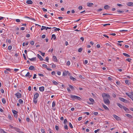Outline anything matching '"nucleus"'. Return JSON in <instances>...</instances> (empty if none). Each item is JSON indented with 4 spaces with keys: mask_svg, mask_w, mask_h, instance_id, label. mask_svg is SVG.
Masks as SVG:
<instances>
[{
    "mask_svg": "<svg viewBox=\"0 0 133 133\" xmlns=\"http://www.w3.org/2000/svg\"><path fill=\"white\" fill-rule=\"evenodd\" d=\"M102 96L104 98H110V96L108 94H106L105 93H103L102 94Z\"/></svg>",
    "mask_w": 133,
    "mask_h": 133,
    "instance_id": "obj_1",
    "label": "nucleus"
},
{
    "mask_svg": "<svg viewBox=\"0 0 133 133\" xmlns=\"http://www.w3.org/2000/svg\"><path fill=\"white\" fill-rule=\"evenodd\" d=\"M70 97L71 98H72L73 100H74L75 99H76L79 100H81V98L80 97L75 95H71Z\"/></svg>",
    "mask_w": 133,
    "mask_h": 133,
    "instance_id": "obj_2",
    "label": "nucleus"
},
{
    "mask_svg": "<svg viewBox=\"0 0 133 133\" xmlns=\"http://www.w3.org/2000/svg\"><path fill=\"white\" fill-rule=\"evenodd\" d=\"M103 100L104 103L106 104L109 105L110 104V101L109 98H104Z\"/></svg>",
    "mask_w": 133,
    "mask_h": 133,
    "instance_id": "obj_3",
    "label": "nucleus"
},
{
    "mask_svg": "<svg viewBox=\"0 0 133 133\" xmlns=\"http://www.w3.org/2000/svg\"><path fill=\"white\" fill-rule=\"evenodd\" d=\"M18 98H20L21 97L22 95L21 94L17 92L15 95Z\"/></svg>",
    "mask_w": 133,
    "mask_h": 133,
    "instance_id": "obj_4",
    "label": "nucleus"
},
{
    "mask_svg": "<svg viewBox=\"0 0 133 133\" xmlns=\"http://www.w3.org/2000/svg\"><path fill=\"white\" fill-rule=\"evenodd\" d=\"M113 117L117 121L121 120V118L115 115H113Z\"/></svg>",
    "mask_w": 133,
    "mask_h": 133,
    "instance_id": "obj_5",
    "label": "nucleus"
},
{
    "mask_svg": "<svg viewBox=\"0 0 133 133\" xmlns=\"http://www.w3.org/2000/svg\"><path fill=\"white\" fill-rule=\"evenodd\" d=\"M119 99L120 101L124 102L126 103H127L128 102V101L127 100L121 97H119Z\"/></svg>",
    "mask_w": 133,
    "mask_h": 133,
    "instance_id": "obj_6",
    "label": "nucleus"
},
{
    "mask_svg": "<svg viewBox=\"0 0 133 133\" xmlns=\"http://www.w3.org/2000/svg\"><path fill=\"white\" fill-rule=\"evenodd\" d=\"M14 129L17 132L19 133H24L22 131H20V129L18 128H14Z\"/></svg>",
    "mask_w": 133,
    "mask_h": 133,
    "instance_id": "obj_7",
    "label": "nucleus"
},
{
    "mask_svg": "<svg viewBox=\"0 0 133 133\" xmlns=\"http://www.w3.org/2000/svg\"><path fill=\"white\" fill-rule=\"evenodd\" d=\"M39 94L37 93H36L34 95V98L37 99L38 97Z\"/></svg>",
    "mask_w": 133,
    "mask_h": 133,
    "instance_id": "obj_8",
    "label": "nucleus"
},
{
    "mask_svg": "<svg viewBox=\"0 0 133 133\" xmlns=\"http://www.w3.org/2000/svg\"><path fill=\"white\" fill-rule=\"evenodd\" d=\"M102 106L106 110H109V108L106 106L105 105H104L103 104H102Z\"/></svg>",
    "mask_w": 133,
    "mask_h": 133,
    "instance_id": "obj_9",
    "label": "nucleus"
},
{
    "mask_svg": "<svg viewBox=\"0 0 133 133\" xmlns=\"http://www.w3.org/2000/svg\"><path fill=\"white\" fill-rule=\"evenodd\" d=\"M127 5L129 6H133V2H128L127 3Z\"/></svg>",
    "mask_w": 133,
    "mask_h": 133,
    "instance_id": "obj_10",
    "label": "nucleus"
},
{
    "mask_svg": "<svg viewBox=\"0 0 133 133\" xmlns=\"http://www.w3.org/2000/svg\"><path fill=\"white\" fill-rule=\"evenodd\" d=\"M117 105L121 109L123 108L124 107V106L118 103H117Z\"/></svg>",
    "mask_w": 133,
    "mask_h": 133,
    "instance_id": "obj_11",
    "label": "nucleus"
},
{
    "mask_svg": "<svg viewBox=\"0 0 133 133\" xmlns=\"http://www.w3.org/2000/svg\"><path fill=\"white\" fill-rule=\"evenodd\" d=\"M26 3L28 4H32L33 3L32 2L31 0H28L26 1Z\"/></svg>",
    "mask_w": 133,
    "mask_h": 133,
    "instance_id": "obj_12",
    "label": "nucleus"
},
{
    "mask_svg": "<svg viewBox=\"0 0 133 133\" xmlns=\"http://www.w3.org/2000/svg\"><path fill=\"white\" fill-rule=\"evenodd\" d=\"M44 87H41L39 88V90L41 91H43L44 90Z\"/></svg>",
    "mask_w": 133,
    "mask_h": 133,
    "instance_id": "obj_13",
    "label": "nucleus"
},
{
    "mask_svg": "<svg viewBox=\"0 0 133 133\" xmlns=\"http://www.w3.org/2000/svg\"><path fill=\"white\" fill-rule=\"evenodd\" d=\"M37 56L39 58L41 61L43 60V58L40 55L38 54L37 55Z\"/></svg>",
    "mask_w": 133,
    "mask_h": 133,
    "instance_id": "obj_14",
    "label": "nucleus"
},
{
    "mask_svg": "<svg viewBox=\"0 0 133 133\" xmlns=\"http://www.w3.org/2000/svg\"><path fill=\"white\" fill-rule=\"evenodd\" d=\"M93 4L92 3H87V5L89 7H91L92 6Z\"/></svg>",
    "mask_w": 133,
    "mask_h": 133,
    "instance_id": "obj_15",
    "label": "nucleus"
},
{
    "mask_svg": "<svg viewBox=\"0 0 133 133\" xmlns=\"http://www.w3.org/2000/svg\"><path fill=\"white\" fill-rule=\"evenodd\" d=\"M70 78L73 81H76V78L73 77L72 76H70Z\"/></svg>",
    "mask_w": 133,
    "mask_h": 133,
    "instance_id": "obj_16",
    "label": "nucleus"
},
{
    "mask_svg": "<svg viewBox=\"0 0 133 133\" xmlns=\"http://www.w3.org/2000/svg\"><path fill=\"white\" fill-rule=\"evenodd\" d=\"M53 60L54 62H57L58 60H57V58L56 56H53Z\"/></svg>",
    "mask_w": 133,
    "mask_h": 133,
    "instance_id": "obj_17",
    "label": "nucleus"
},
{
    "mask_svg": "<svg viewBox=\"0 0 133 133\" xmlns=\"http://www.w3.org/2000/svg\"><path fill=\"white\" fill-rule=\"evenodd\" d=\"M35 67L33 66H30L29 68V69L30 70H34Z\"/></svg>",
    "mask_w": 133,
    "mask_h": 133,
    "instance_id": "obj_18",
    "label": "nucleus"
},
{
    "mask_svg": "<svg viewBox=\"0 0 133 133\" xmlns=\"http://www.w3.org/2000/svg\"><path fill=\"white\" fill-rule=\"evenodd\" d=\"M68 71H64L63 73V76H66L67 75V73H68Z\"/></svg>",
    "mask_w": 133,
    "mask_h": 133,
    "instance_id": "obj_19",
    "label": "nucleus"
},
{
    "mask_svg": "<svg viewBox=\"0 0 133 133\" xmlns=\"http://www.w3.org/2000/svg\"><path fill=\"white\" fill-rule=\"evenodd\" d=\"M12 111L14 115L17 114L18 112L17 111H16L15 110H12Z\"/></svg>",
    "mask_w": 133,
    "mask_h": 133,
    "instance_id": "obj_20",
    "label": "nucleus"
},
{
    "mask_svg": "<svg viewBox=\"0 0 133 133\" xmlns=\"http://www.w3.org/2000/svg\"><path fill=\"white\" fill-rule=\"evenodd\" d=\"M52 38H53L54 40L56 39V37L55 34H53L52 35L51 39H52Z\"/></svg>",
    "mask_w": 133,
    "mask_h": 133,
    "instance_id": "obj_21",
    "label": "nucleus"
},
{
    "mask_svg": "<svg viewBox=\"0 0 133 133\" xmlns=\"http://www.w3.org/2000/svg\"><path fill=\"white\" fill-rule=\"evenodd\" d=\"M109 8L110 6L108 5H105L104 6V8L105 9H108Z\"/></svg>",
    "mask_w": 133,
    "mask_h": 133,
    "instance_id": "obj_22",
    "label": "nucleus"
},
{
    "mask_svg": "<svg viewBox=\"0 0 133 133\" xmlns=\"http://www.w3.org/2000/svg\"><path fill=\"white\" fill-rule=\"evenodd\" d=\"M29 59L31 61H36V57L33 58H29Z\"/></svg>",
    "mask_w": 133,
    "mask_h": 133,
    "instance_id": "obj_23",
    "label": "nucleus"
},
{
    "mask_svg": "<svg viewBox=\"0 0 133 133\" xmlns=\"http://www.w3.org/2000/svg\"><path fill=\"white\" fill-rule=\"evenodd\" d=\"M123 54L124 56H126L127 57H130V56L128 54H127L125 53H123Z\"/></svg>",
    "mask_w": 133,
    "mask_h": 133,
    "instance_id": "obj_24",
    "label": "nucleus"
},
{
    "mask_svg": "<svg viewBox=\"0 0 133 133\" xmlns=\"http://www.w3.org/2000/svg\"><path fill=\"white\" fill-rule=\"evenodd\" d=\"M125 115L127 116V117H128L130 118H131L132 117V116L131 115L128 114H125Z\"/></svg>",
    "mask_w": 133,
    "mask_h": 133,
    "instance_id": "obj_25",
    "label": "nucleus"
},
{
    "mask_svg": "<svg viewBox=\"0 0 133 133\" xmlns=\"http://www.w3.org/2000/svg\"><path fill=\"white\" fill-rule=\"evenodd\" d=\"M2 103L3 104H5V103L6 101H5V99L4 98H2Z\"/></svg>",
    "mask_w": 133,
    "mask_h": 133,
    "instance_id": "obj_26",
    "label": "nucleus"
},
{
    "mask_svg": "<svg viewBox=\"0 0 133 133\" xmlns=\"http://www.w3.org/2000/svg\"><path fill=\"white\" fill-rule=\"evenodd\" d=\"M52 82L55 85H56L58 84V83L55 81H53Z\"/></svg>",
    "mask_w": 133,
    "mask_h": 133,
    "instance_id": "obj_27",
    "label": "nucleus"
},
{
    "mask_svg": "<svg viewBox=\"0 0 133 133\" xmlns=\"http://www.w3.org/2000/svg\"><path fill=\"white\" fill-rule=\"evenodd\" d=\"M56 105L54 101H53L52 103V107H54Z\"/></svg>",
    "mask_w": 133,
    "mask_h": 133,
    "instance_id": "obj_28",
    "label": "nucleus"
},
{
    "mask_svg": "<svg viewBox=\"0 0 133 133\" xmlns=\"http://www.w3.org/2000/svg\"><path fill=\"white\" fill-rule=\"evenodd\" d=\"M69 87L71 88L72 89H74V88L73 86L69 84Z\"/></svg>",
    "mask_w": 133,
    "mask_h": 133,
    "instance_id": "obj_29",
    "label": "nucleus"
},
{
    "mask_svg": "<svg viewBox=\"0 0 133 133\" xmlns=\"http://www.w3.org/2000/svg\"><path fill=\"white\" fill-rule=\"evenodd\" d=\"M37 100L36 99H35V98H34V103L35 104H36L37 103Z\"/></svg>",
    "mask_w": 133,
    "mask_h": 133,
    "instance_id": "obj_30",
    "label": "nucleus"
},
{
    "mask_svg": "<svg viewBox=\"0 0 133 133\" xmlns=\"http://www.w3.org/2000/svg\"><path fill=\"white\" fill-rule=\"evenodd\" d=\"M46 26H42V28H41V30H43L44 29H46Z\"/></svg>",
    "mask_w": 133,
    "mask_h": 133,
    "instance_id": "obj_31",
    "label": "nucleus"
},
{
    "mask_svg": "<svg viewBox=\"0 0 133 133\" xmlns=\"http://www.w3.org/2000/svg\"><path fill=\"white\" fill-rule=\"evenodd\" d=\"M83 50V48H80L79 49H78V51L79 52H81Z\"/></svg>",
    "mask_w": 133,
    "mask_h": 133,
    "instance_id": "obj_32",
    "label": "nucleus"
},
{
    "mask_svg": "<svg viewBox=\"0 0 133 133\" xmlns=\"http://www.w3.org/2000/svg\"><path fill=\"white\" fill-rule=\"evenodd\" d=\"M12 48V47L11 45H9L8 46V49L9 50H11Z\"/></svg>",
    "mask_w": 133,
    "mask_h": 133,
    "instance_id": "obj_33",
    "label": "nucleus"
},
{
    "mask_svg": "<svg viewBox=\"0 0 133 133\" xmlns=\"http://www.w3.org/2000/svg\"><path fill=\"white\" fill-rule=\"evenodd\" d=\"M117 12H119V13H122L123 12H124V11H123L117 10Z\"/></svg>",
    "mask_w": 133,
    "mask_h": 133,
    "instance_id": "obj_34",
    "label": "nucleus"
},
{
    "mask_svg": "<svg viewBox=\"0 0 133 133\" xmlns=\"http://www.w3.org/2000/svg\"><path fill=\"white\" fill-rule=\"evenodd\" d=\"M19 102L20 104H22L23 102V101L22 99H20L19 100Z\"/></svg>",
    "mask_w": 133,
    "mask_h": 133,
    "instance_id": "obj_35",
    "label": "nucleus"
},
{
    "mask_svg": "<svg viewBox=\"0 0 133 133\" xmlns=\"http://www.w3.org/2000/svg\"><path fill=\"white\" fill-rule=\"evenodd\" d=\"M131 60V59L129 58H127L126 59V60L129 62H130Z\"/></svg>",
    "mask_w": 133,
    "mask_h": 133,
    "instance_id": "obj_36",
    "label": "nucleus"
},
{
    "mask_svg": "<svg viewBox=\"0 0 133 133\" xmlns=\"http://www.w3.org/2000/svg\"><path fill=\"white\" fill-rule=\"evenodd\" d=\"M89 100L91 102H93L94 101V99L92 98H89Z\"/></svg>",
    "mask_w": 133,
    "mask_h": 133,
    "instance_id": "obj_37",
    "label": "nucleus"
},
{
    "mask_svg": "<svg viewBox=\"0 0 133 133\" xmlns=\"http://www.w3.org/2000/svg\"><path fill=\"white\" fill-rule=\"evenodd\" d=\"M125 82L126 84H129V81L128 80H126L125 81Z\"/></svg>",
    "mask_w": 133,
    "mask_h": 133,
    "instance_id": "obj_38",
    "label": "nucleus"
},
{
    "mask_svg": "<svg viewBox=\"0 0 133 133\" xmlns=\"http://www.w3.org/2000/svg\"><path fill=\"white\" fill-rule=\"evenodd\" d=\"M67 122V121L66 119H65L64 120V124L66 123Z\"/></svg>",
    "mask_w": 133,
    "mask_h": 133,
    "instance_id": "obj_39",
    "label": "nucleus"
},
{
    "mask_svg": "<svg viewBox=\"0 0 133 133\" xmlns=\"http://www.w3.org/2000/svg\"><path fill=\"white\" fill-rule=\"evenodd\" d=\"M23 56L24 57V59L25 60H26V57L25 56V55L24 54H23Z\"/></svg>",
    "mask_w": 133,
    "mask_h": 133,
    "instance_id": "obj_40",
    "label": "nucleus"
},
{
    "mask_svg": "<svg viewBox=\"0 0 133 133\" xmlns=\"http://www.w3.org/2000/svg\"><path fill=\"white\" fill-rule=\"evenodd\" d=\"M41 131L42 133H44L45 132V131L44 129H41Z\"/></svg>",
    "mask_w": 133,
    "mask_h": 133,
    "instance_id": "obj_41",
    "label": "nucleus"
},
{
    "mask_svg": "<svg viewBox=\"0 0 133 133\" xmlns=\"http://www.w3.org/2000/svg\"><path fill=\"white\" fill-rule=\"evenodd\" d=\"M30 44L32 45H34V41H31L30 42Z\"/></svg>",
    "mask_w": 133,
    "mask_h": 133,
    "instance_id": "obj_42",
    "label": "nucleus"
},
{
    "mask_svg": "<svg viewBox=\"0 0 133 133\" xmlns=\"http://www.w3.org/2000/svg\"><path fill=\"white\" fill-rule=\"evenodd\" d=\"M55 127V128H56V130H58V129H59L57 125H56Z\"/></svg>",
    "mask_w": 133,
    "mask_h": 133,
    "instance_id": "obj_43",
    "label": "nucleus"
},
{
    "mask_svg": "<svg viewBox=\"0 0 133 133\" xmlns=\"http://www.w3.org/2000/svg\"><path fill=\"white\" fill-rule=\"evenodd\" d=\"M42 66L43 67H44V68H47V65H46V64H43L42 65Z\"/></svg>",
    "mask_w": 133,
    "mask_h": 133,
    "instance_id": "obj_44",
    "label": "nucleus"
},
{
    "mask_svg": "<svg viewBox=\"0 0 133 133\" xmlns=\"http://www.w3.org/2000/svg\"><path fill=\"white\" fill-rule=\"evenodd\" d=\"M30 74V73L29 72H28L26 74V75H25V76H26V77H27V76H28Z\"/></svg>",
    "mask_w": 133,
    "mask_h": 133,
    "instance_id": "obj_45",
    "label": "nucleus"
},
{
    "mask_svg": "<svg viewBox=\"0 0 133 133\" xmlns=\"http://www.w3.org/2000/svg\"><path fill=\"white\" fill-rule=\"evenodd\" d=\"M69 126L71 128H73V126H72V124H71V123H69Z\"/></svg>",
    "mask_w": 133,
    "mask_h": 133,
    "instance_id": "obj_46",
    "label": "nucleus"
},
{
    "mask_svg": "<svg viewBox=\"0 0 133 133\" xmlns=\"http://www.w3.org/2000/svg\"><path fill=\"white\" fill-rule=\"evenodd\" d=\"M52 68H54L56 67V65L53 64L52 65Z\"/></svg>",
    "mask_w": 133,
    "mask_h": 133,
    "instance_id": "obj_47",
    "label": "nucleus"
},
{
    "mask_svg": "<svg viewBox=\"0 0 133 133\" xmlns=\"http://www.w3.org/2000/svg\"><path fill=\"white\" fill-rule=\"evenodd\" d=\"M64 128L65 129H68V126L66 125H65L64 126Z\"/></svg>",
    "mask_w": 133,
    "mask_h": 133,
    "instance_id": "obj_48",
    "label": "nucleus"
},
{
    "mask_svg": "<svg viewBox=\"0 0 133 133\" xmlns=\"http://www.w3.org/2000/svg\"><path fill=\"white\" fill-rule=\"evenodd\" d=\"M99 129H97V130H95L94 131V132L95 133H97V132H98L99 131Z\"/></svg>",
    "mask_w": 133,
    "mask_h": 133,
    "instance_id": "obj_49",
    "label": "nucleus"
},
{
    "mask_svg": "<svg viewBox=\"0 0 133 133\" xmlns=\"http://www.w3.org/2000/svg\"><path fill=\"white\" fill-rule=\"evenodd\" d=\"M116 84L118 85H119L120 84V81H117L116 82Z\"/></svg>",
    "mask_w": 133,
    "mask_h": 133,
    "instance_id": "obj_50",
    "label": "nucleus"
},
{
    "mask_svg": "<svg viewBox=\"0 0 133 133\" xmlns=\"http://www.w3.org/2000/svg\"><path fill=\"white\" fill-rule=\"evenodd\" d=\"M48 131L49 132V133H52V130L50 128L48 130Z\"/></svg>",
    "mask_w": 133,
    "mask_h": 133,
    "instance_id": "obj_51",
    "label": "nucleus"
},
{
    "mask_svg": "<svg viewBox=\"0 0 133 133\" xmlns=\"http://www.w3.org/2000/svg\"><path fill=\"white\" fill-rule=\"evenodd\" d=\"M67 64L68 65H69L70 64V62L69 61H68L67 62Z\"/></svg>",
    "mask_w": 133,
    "mask_h": 133,
    "instance_id": "obj_52",
    "label": "nucleus"
},
{
    "mask_svg": "<svg viewBox=\"0 0 133 133\" xmlns=\"http://www.w3.org/2000/svg\"><path fill=\"white\" fill-rule=\"evenodd\" d=\"M30 119L29 118H26V121L28 122H29Z\"/></svg>",
    "mask_w": 133,
    "mask_h": 133,
    "instance_id": "obj_53",
    "label": "nucleus"
},
{
    "mask_svg": "<svg viewBox=\"0 0 133 133\" xmlns=\"http://www.w3.org/2000/svg\"><path fill=\"white\" fill-rule=\"evenodd\" d=\"M1 91L2 93H3L4 92V90L2 89H1Z\"/></svg>",
    "mask_w": 133,
    "mask_h": 133,
    "instance_id": "obj_54",
    "label": "nucleus"
},
{
    "mask_svg": "<svg viewBox=\"0 0 133 133\" xmlns=\"http://www.w3.org/2000/svg\"><path fill=\"white\" fill-rule=\"evenodd\" d=\"M42 9L44 11L46 12L47 11V9H45L44 8H42Z\"/></svg>",
    "mask_w": 133,
    "mask_h": 133,
    "instance_id": "obj_55",
    "label": "nucleus"
},
{
    "mask_svg": "<svg viewBox=\"0 0 133 133\" xmlns=\"http://www.w3.org/2000/svg\"><path fill=\"white\" fill-rule=\"evenodd\" d=\"M84 114H86L88 115H90V113L88 112H84Z\"/></svg>",
    "mask_w": 133,
    "mask_h": 133,
    "instance_id": "obj_56",
    "label": "nucleus"
},
{
    "mask_svg": "<svg viewBox=\"0 0 133 133\" xmlns=\"http://www.w3.org/2000/svg\"><path fill=\"white\" fill-rule=\"evenodd\" d=\"M112 95L114 98H115L116 96V95L114 94H113Z\"/></svg>",
    "mask_w": 133,
    "mask_h": 133,
    "instance_id": "obj_57",
    "label": "nucleus"
},
{
    "mask_svg": "<svg viewBox=\"0 0 133 133\" xmlns=\"http://www.w3.org/2000/svg\"><path fill=\"white\" fill-rule=\"evenodd\" d=\"M94 114L95 115H97L98 114V112H95L94 113Z\"/></svg>",
    "mask_w": 133,
    "mask_h": 133,
    "instance_id": "obj_58",
    "label": "nucleus"
},
{
    "mask_svg": "<svg viewBox=\"0 0 133 133\" xmlns=\"http://www.w3.org/2000/svg\"><path fill=\"white\" fill-rule=\"evenodd\" d=\"M45 60L46 61L48 62H49L48 60H49V58L48 57H46L45 58Z\"/></svg>",
    "mask_w": 133,
    "mask_h": 133,
    "instance_id": "obj_59",
    "label": "nucleus"
},
{
    "mask_svg": "<svg viewBox=\"0 0 133 133\" xmlns=\"http://www.w3.org/2000/svg\"><path fill=\"white\" fill-rule=\"evenodd\" d=\"M123 108L125 111L127 109V108L125 107L124 106Z\"/></svg>",
    "mask_w": 133,
    "mask_h": 133,
    "instance_id": "obj_60",
    "label": "nucleus"
},
{
    "mask_svg": "<svg viewBox=\"0 0 133 133\" xmlns=\"http://www.w3.org/2000/svg\"><path fill=\"white\" fill-rule=\"evenodd\" d=\"M36 74H34V76L33 77V79H35L36 78Z\"/></svg>",
    "mask_w": 133,
    "mask_h": 133,
    "instance_id": "obj_61",
    "label": "nucleus"
},
{
    "mask_svg": "<svg viewBox=\"0 0 133 133\" xmlns=\"http://www.w3.org/2000/svg\"><path fill=\"white\" fill-rule=\"evenodd\" d=\"M105 44H106V45L107 46H111L110 44H109V43H107Z\"/></svg>",
    "mask_w": 133,
    "mask_h": 133,
    "instance_id": "obj_62",
    "label": "nucleus"
},
{
    "mask_svg": "<svg viewBox=\"0 0 133 133\" xmlns=\"http://www.w3.org/2000/svg\"><path fill=\"white\" fill-rule=\"evenodd\" d=\"M82 6H80L78 7V9L79 10H81L82 9Z\"/></svg>",
    "mask_w": 133,
    "mask_h": 133,
    "instance_id": "obj_63",
    "label": "nucleus"
},
{
    "mask_svg": "<svg viewBox=\"0 0 133 133\" xmlns=\"http://www.w3.org/2000/svg\"><path fill=\"white\" fill-rule=\"evenodd\" d=\"M45 37V35H43L42 36V38H44Z\"/></svg>",
    "mask_w": 133,
    "mask_h": 133,
    "instance_id": "obj_64",
    "label": "nucleus"
}]
</instances>
